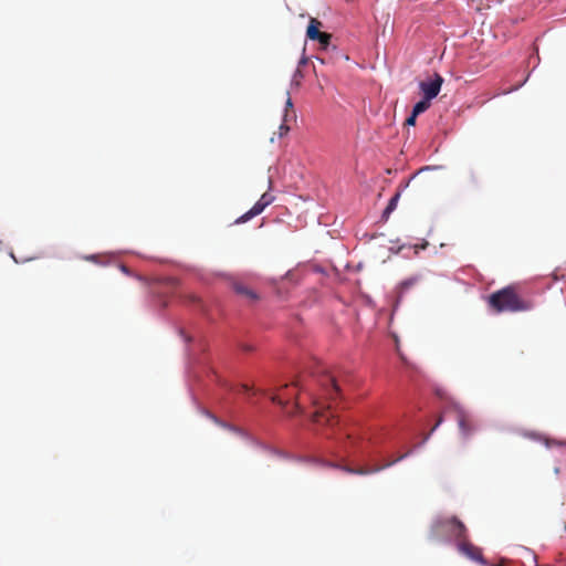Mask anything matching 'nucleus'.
Returning a JSON list of instances; mask_svg holds the SVG:
<instances>
[{
	"label": "nucleus",
	"instance_id": "f257e3e1",
	"mask_svg": "<svg viewBox=\"0 0 566 566\" xmlns=\"http://www.w3.org/2000/svg\"><path fill=\"white\" fill-rule=\"evenodd\" d=\"M488 305L494 313L526 312L533 308V302L521 297L514 285L505 286L489 295Z\"/></svg>",
	"mask_w": 566,
	"mask_h": 566
},
{
	"label": "nucleus",
	"instance_id": "6e6552de",
	"mask_svg": "<svg viewBox=\"0 0 566 566\" xmlns=\"http://www.w3.org/2000/svg\"><path fill=\"white\" fill-rule=\"evenodd\" d=\"M458 549L461 554L467 556L468 558L478 562L482 565H486L485 559L483 558V554L481 548L473 545L471 542L465 538L464 541L458 543Z\"/></svg>",
	"mask_w": 566,
	"mask_h": 566
},
{
	"label": "nucleus",
	"instance_id": "5701e85b",
	"mask_svg": "<svg viewBox=\"0 0 566 566\" xmlns=\"http://www.w3.org/2000/svg\"><path fill=\"white\" fill-rule=\"evenodd\" d=\"M296 387H297V384H294L293 385V391H295Z\"/></svg>",
	"mask_w": 566,
	"mask_h": 566
},
{
	"label": "nucleus",
	"instance_id": "412c9836",
	"mask_svg": "<svg viewBox=\"0 0 566 566\" xmlns=\"http://www.w3.org/2000/svg\"><path fill=\"white\" fill-rule=\"evenodd\" d=\"M240 389H241L242 391H244V392H248V391H250V389H251V388H250L248 385L242 384V385H240Z\"/></svg>",
	"mask_w": 566,
	"mask_h": 566
},
{
	"label": "nucleus",
	"instance_id": "9b49d317",
	"mask_svg": "<svg viewBox=\"0 0 566 566\" xmlns=\"http://www.w3.org/2000/svg\"><path fill=\"white\" fill-rule=\"evenodd\" d=\"M458 426L463 437H469L475 430L471 417L463 410L458 411Z\"/></svg>",
	"mask_w": 566,
	"mask_h": 566
},
{
	"label": "nucleus",
	"instance_id": "a211bd4d",
	"mask_svg": "<svg viewBox=\"0 0 566 566\" xmlns=\"http://www.w3.org/2000/svg\"><path fill=\"white\" fill-rule=\"evenodd\" d=\"M417 116L418 115L412 112L411 115L406 119V125L413 126L416 124Z\"/></svg>",
	"mask_w": 566,
	"mask_h": 566
},
{
	"label": "nucleus",
	"instance_id": "aec40b11",
	"mask_svg": "<svg viewBox=\"0 0 566 566\" xmlns=\"http://www.w3.org/2000/svg\"><path fill=\"white\" fill-rule=\"evenodd\" d=\"M442 421H443L442 417H439V419L437 420V422L433 426V428L431 429V431H434L442 423Z\"/></svg>",
	"mask_w": 566,
	"mask_h": 566
},
{
	"label": "nucleus",
	"instance_id": "f8f14e48",
	"mask_svg": "<svg viewBox=\"0 0 566 566\" xmlns=\"http://www.w3.org/2000/svg\"><path fill=\"white\" fill-rule=\"evenodd\" d=\"M289 386L287 385H284L277 394H274L271 396V400L280 406H285L287 402H289V399L294 397L295 396V392L291 394V395H284L282 394V391H284L285 389H287Z\"/></svg>",
	"mask_w": 566,
	"mask_h": 566
},
{
	"label": "nucleus",
	"instance_id": "f03ea898",
	"mask_svg": "<svg viewBox=\"0 0 566 566\" xmlns=\"http://www.w3.org/2000/svg\"><path fill=\"white\" fill-rule=\"evenodd\" d=\"M432 532L437 536L448 534L458 543L468 538L465 525L455 516L438 520L432 526Z\"/></svg>",
	"mask_w": 566,
	"mask_h": 566
},
{
	"label": "nucleus",
	"instance_id": "0eeeda50",
	"mask_svg": "<svg viewBox=\"0 0 566 566\" xmlns=\"http://www.w3.org/2000/svg\"><path fill=\"white\" fill-rule=\"evenodd\" d=\"M321 25V21H318L316 18H311L306 30V36L310 40L318 41L322 48L326 49L331 43L332 34L319 31Z\"/></svg>",
	"mask_w": 566,
	"mask_h": 566
},
{
	"label": "nucleus",
	"instance_id": "39448f33",
	"mask_svg": "<svg viewBox=\"0 0 566 566\" xmlns=\"http://www.w3.org/2000/svg\"><path fill=\"white\" fill-rule=\"evenodd\" d=\"M443 84V77L439 73H434L426 81L419 83V88L427 99H433L438 96L441 86Z\"/></svg>",
	"mask_w": 566,
	"mask_h": 566
},
{
	"label": "nucleus",
	"instance_id": "4be33fe9",
	"mask_svg": "<svg viewBox=\"0 0 566 566\" xmlns=\"http://www.w3.org/2000/svg\"><path fill=\"white\" fill-rule=\"evenodd\" d=\"M189 300H190L191 302H196V301H197V297H196L195 295H190V296H189Z\"/></svg>",
	"mask_w": 566,
	"mask_h": 566
},
{
	"label": "nucleus",
	"instance_id": "4468645a",
	"mask_svg": "<svg viewBox=\"0 0 566 566\" xmlns=\"http://www.w3.org/2000/svg\"><path fill=\"white\" fill-rule=\"evenodd\" d=\"M398 199H399V193H396L388 202L385 211H384V216L387 217L389 216L397 207V202H398Z\"/></svg>",
	"mask_w": 566,
	"mask_h": 566
},
{
	"label": "nucleus",
	"instance_id": "6ab92c4d",
	"mask_svg": "<svg viewBox=\"0 0 566 566\" xmlns=\"http://www.w3.org/2000/svg\"><path fill=\"white\" fill-rule=\"evenodd\" d=\"M300 410H301V408H300L298 403L296 402V403H294V410L289 411V415H294L296 412H300Z\"/></svg>",
	"mask_w": 566,
	"mask_h": 566
},
{
	"label": "nucleus",
	"instance_id": "dca6fc26",
	"mask_svg": "<svg viewBox=\"0 0 566 566\" xmlns=\"http://www.w3.org/2000/svg\"><path fill=\"white\" fill-rule=\"evenodd\" d=\"M415 284V280H406L403 281L401 284H400V290L401 292L408 290L409 287H411L412 285Z\"/></svg>",
	"mask_w": 566,
	"mask_h": 566
},
{
	"label": "nucleus",
	"instance_id": "b1692460",
	"mask_svg": "<svg viewBox=\"0 0 566 566\" xmlns=\"http://www.w3.org/2000/svg\"><path fill=\"white\" fill-rule=\"evenodd\" d=\"M492 566H502V565H492Z\"/></svg>",
	"mask_w": 566,
	"mask_h": 566
},
{
	"label": "nucleus",
	"instance_id": "423d86ee",
	"mask_svg": "<svg viewBox=\"0 0 566 566\" xmlns=\"http://www.w3.org/2000/svg\"><path fill=\"white\" fill-rule=\"evenodd\" d=\"M274 199L275 198L273 195L264 192L249 211H247L239 219H237V223L247 222L252 218L261 214L264 211V209L274 201Z\"/></svg>",
	"mask_w": 566,
	"mask_h": 566
},
{
	"label": "nucleus",
	"instance_id": "2eb2a0df",
	"mask_svg": "<svg viewBox=\"0 0 566 566\" xmlns=\"http://www.w3.org/2000/svg\"><path fill=\"white\" fill-rule=\"evenodd\" d=\"M293 107V103H292V99H291V96H290V93L287 92V98H286V103H285V114H284V122H287L289 120V111Z\"/></svg>",
	"mask_w": 566,
	"mask_h": 566
},
{
	"label": "nucleus",
	"instance_id": "f3484780",
	"mask_svg": "<svg viewBox=\"0 0 566 566\" xmlns=\"http://www.w3.org/2000/svg\"><path fill=\"white\" fill-rule=\"evenodd\" d=\"M280 136L286 135L290 132V127L286 125V122L283 123L279 127Z\"/></svg>",
	"mask_w": 566,
	"mask_h": 566
},
{
	"label": "nucleus",
	"instance_id": "20e7f679",
	"mask_svg": "<svg viewBox=\"0 0 566 566\" xmlns=\"http://www.w3.org/2000/svg\"><path fill=\"white\" fill-rule=\"evenodd\" d=\"M313 403L316 407L315 412L313 413V421L318 424H328L333 427L335 423H338L336 419V415L332 411L331 406H324L321 401V398H314Z\"/></svg>",
	"mask_w": 566,
	"mask_h": 566
},
{
	"label": "nucleus",
	"instance_id": "7ed1b4c3",
	"mask_svg": "<svg viewBox=\"0 0 566 566\" xmlns=\"http://www.w3.org/2000/svg\"><path fill=\"white\" fill-rule=\"evenodd\" d=\"M409 453L410 452L401 454L397 459H395L392 461H389V462H387V463H385L382 465H375V467H371V468L360 467V468H356L355 469V468H352V467H348V465H339V464H336V463H333V462H325L324 464L326 467H328V468L339 469L343 472H346L348 474L368 475V474H373V473H378V472L382 471L386 468H390L395 463H397V462L401 461L402 459H405Z\"/></svg>",
	"mask_w": 566,
	"mask_h": 566
},
{
	"label": "nucleus",
	"instance_id": "ddd939ff",
	"mask_svg": "<svg viewBox=\"0 0 566 566\" xmlns=\"http://www.w3.org/2000/svg\"><path fill=\"white\" fill-rule=\"evenodd\" d=\"M430 103H431V99H427V97H423L421 101L416 103L412 112L417 115H420L421 113L426 112L430 107Z\"/></svg>",
	"mask_w": 566,
	"mask_h": 566
},
{
	"label": "nucleus",
	"instance_id": "1a4fd4ad",
	"mask_svg": "<svg viewBox=\"0 0 566 566\" xmlns=\"http://www.w3.org/2000/svg\"><path fill=\"white\" fill-rule=\"evenodd\" d=\"M319 384L322 386L324 396L329 400L335 399L339 392V387L334 376L328 373H324L319 378Z\"/></svg>",
	"mask_w": 566,
	"mask_h": 566
},
{
	"label": "nucleus",
	"instance_id": "9d476101",
	"mask_svg": "<svg viewBox=\"0 0 566 566\" xmlns=\"http://www.w3.org/2000/svg\"><path fill=\"white\" fill-rule=\"evenodd\" d=\"M231 286H232L233 291L235 292V294L245 298L249 303H255L259 300V295L256 294V292L251 290L249 286H247L242 282L234 281V282H232Z\"/></svg>",
	"mask_w": 566,
	"mask_h": 566
}]
</instances>
